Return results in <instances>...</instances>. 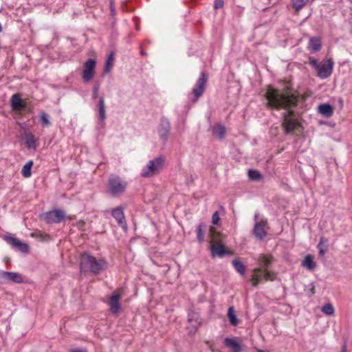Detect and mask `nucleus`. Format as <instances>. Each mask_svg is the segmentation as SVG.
<instances>
[{
	"mask_svg": "<svg viewBox=\"0 0 352 352\" xmlns=\"http://www.w3.org/2000/svg\"><path fill=\"white\" fill-rule=\"evenodd\" d=\"M265 97L267 100L266 104L268 108L286 110L283 114V126L286 134L291 133L295 129L300 126L293 118L295 116L293 109L303 103L307 98V96L299 94L298 91L293 90L288 86L283 90L269 86L265 93Z\"/></svg>",
	"mask_w": 352,
	"mask_h": 352,
	"instance_id": "1",
	"label": "nucleus"
},
{
	"mask_svg": "<svg viewBox=\"0 0 352 352\" xmlns=\"http://www.w3.org/2000/svg\"><path fill=\"white\" fill-rule=\"evenodd\" d=\"M81 272H91L94 274H100L106 267V262L103 260H97L92 255L85 252L80 258Z\"/></svg>",
	"mask_w": 352,
	"mask_h": 352,
	"instance_id": "2",
	"label": "nucleus"
},
{
	"mask_svg": "<svg viewBox=\"0 0 352 352\" xmlns=\"http://www.w3.org/2000/svg\"><path fill=\"white\" fill-rule=\"evenodd\" d=\"M127 182L120 177L111 175L108 180V188L111 195L118 197L123 195L126 189Z\"/></svg>",
	"mask_w": 352,
	"mask_h": 352,
	"instance_id": "3",
	"label": "nucleus"
},
{
	"mask_svg": "<svg viewBox=\"0 0 352 352\" xmlns=\"http://www.w3.org/2000/svg\"><path fill=\"white\" fill-rule=\"evenodd\" d=\"M164 163L163 157H158L149 161L148 165L142 170L141 175L143 177H151L157 174L162 168Z\"/></svg>",
	"mask_w": 352,
	"mask_h": 352,
	"instance_id": "4",
	"label": "nucleus"
},
{
	"mask_svg": "<svg viewBox=\"0 0 352 352\" xmlns=\"http://www.w3.org/2000/svg\"><path fill=\"white\" fill-rule=\"evenodd\" d=\"M254 274L252 277V285L256 287L261 281L262 278L265 280H273L274 274L267 269H263L262 267L255 268L254 270Z\"/></svg>",
	"mask_w": 352,
	"mask_h": 352,
	"instance_id": "5",
	"label": "nucleus"
},
{
	"mask_svg": "<svg viewBox=\"0 0 352 352\" xmlns=\"http://www.w3.org/2000/svg\"><path fill=\"white\" fill-rule=\"evenodd\" d=\"M66 217V214L64 210L60 209H55L42 214V218L47 223H58L61 222Z\"/></svg>",
	"mask_w": 352,
	"mask_h": 352,
	"instance_id": "6",
	"label": "nucleus"
},
{
	"mask_svg": "<svg viewBox=\"0 0 352 352\" xmlns=\"http://www.w3.org/2000/svg\"><path fill=\"white\" fill-rule=\"evenodd\" d=\"M208 82V76L205 72H201V75L197 80L196 87L192 89V93L194 95L192 102H195L203 95Z\"/></svg>",
	"mask_w": 352,
	"mask_h": 352,
	"instance_id": "7",
	"label": "nucleus"
},
{
	"mask_svg": "<svg viewBox=\"0 0 352 352\" xmlns=\"http://www.w3.org/2000/svg\"><path fill=\"white\" fill-rule=\"evenodd\" d=\"M96 61L93 58H89L82 66V79L85 82H89L94 76V70Z\"/></svg>",
	"mask_w": 352,
	"mask_h": 352,
	"instance_id": "8",
	"label": "nucleus"
},
{
	"mask_svg": "<svg viewBox=\"0 0 352 352\" xmlns=\"http://www.w3.org/2000/svg\"><path fill=\"white\" fill-rule=\"evenodd\" d=\"M333 63L331 60H327L323 65H319L316 72L318 73V76L321 78H327L332 73Z\"/></svg>",
	"mask_w": 352,
	"mask_h": 352,
	"instance_id": "9",
	"label": "nucleus"
},
{
	"mask_svg": "<svg viewBox=\"0 0 352 352\" xmlns=\"http://www.w3.org/2000/svg\"><path fill=\"white\" fill-rule=\"evenodd\" d=\"M170 124L169 121L166 118H162L160 124L158 129V133L161 140L166 142L168 140L170 133Z\"/></svg>",
	"mask_w": 352,
	"mask_h": 352,
	"instance_id": "10",
	"label": "nucleus"
},
{
	"mask_svg": "<svg viewBox=\"0 0 352 352\" xmlns=\"http://www.w3.org/2000/svg\"><path fill=\"white\" fill-rule=\"evenodd\" d=\"M120 299L121 295L116 293L113 294L109 298V305L110 306V310L115 315L118 314L121 308Z\"/></svg>",
	"mask_w": 352,
	"mask_h": 352,
	"instance_id": "11",
	"label": "nucleus"
},
{
	"mask_svg": "<svg viewBox=\"0 0 352 352\" xmlns=\"http://www.w3.org/2000/svg\"><path fill=\"white\" fill-rule=\"evenodd\" d=\"M5 240L8 243L10 244L13 248L17 249L21 252H27L29 247L26 243H22L18 239L13 236H6Z\"/></svg>",
	"mask_w": 352,
	"mask_h": 352,
	"instance_id": "12",
	"label": "nucleus"
},
{
	"mask_svg": "<svg viewBox=\"0 0 352 352\" xmlns=\"http://www.w3.org/2000/svg\"><path fill=\"white\" fill-rule=\"evenodd\" d=\"M267 225V221H261L260 222H256L254 226L253 233L255 236L262 240L267 236V232L265 230V227Z\"/></svg>",
	"mask_w": 352,
	"mask_h": 352,
	"instance_id": "13",
	"label": "nucleus"
},
{
	"mask_svg": "<svg viewBox=\"0 0 352 352\" xmlns=\"http://www.w3.org/2000/svg\"><path fill=\"white\" fill-rule=\"evenodd\" d=\"M0 277L6 280H12L14 283H21L23 281L22 276L17 272L2 271Z\"/></svg>",
	"mask_w": 352,
	"mask_h": 352,
	"instance_id": "14",
	"label": "nucleus"
},
{
	"mask_svg": "<svg viewBox=\"0 0 352 352\" xmlns=\"http://www.w3.org/2000/svg\"><path fill=\"white\" fill-rule=\"evenodd\" d=\"M112 216L116 219L118 224L124 228H126V225L125 222L124 214L123 212L122 208L120 206H118L115 208L111 212Z\"/></svg>",
	"mask_w": 352,
	"mask_h": 352,
	"instance_id": "15",
	"label": "nucleus"
},
{
	"mask_svg": "<svg viewBox=\"0 0 352 352\" xmlns=\"http://www.w3.org/2000/svg\"><path fill=\"white\" fill-rule=\"evenodd\" d=\"M210 250L212 257H223L226 254H228V252L223 245L212 244L210 246Z\"/></svg>",
	"mask_w": 352,
	"mask_h": 352,
	"instance_id": "16",
	"label": "nucleus"
},
{
	"mask_svg": "<svg viewBox=\"0 0 352 352\" xmlns=\"http://www.w3.org/2000/svg\"><path fill=\"white\" fill-rule=\"evenodd\" d=\"M224 344L230 348L232 352H241L242 350L241 344L233 338H226Z\"/></svg>",
	"mask_w": 352,
	"mask_h": 352,
	"instance_id": "17",
	"label": "nucleus"
},
{
	"mask_svg": "<svg viewBox=\"0 0 352 352\" xmlns=\"http://www.w3.org/2000/svg\"><path fill=\"white\" fill-rule=\"evenodd\" d=\"M258 261L263 269H267L274 262V258L271 255L260 254Z\"/></svg>",
	"mask_w": 352,
	"mask_h": 352,
	"instance_id": "18",
	"label": "nucleus"
},
{
	"mask_svg": "<svg viewBox=\"0 0 352 352\" xmlns=\"http://www.w3.org/2000/svg\"><path fill=\"white\" fill-rule=\"evenodd\" d=\"M23 139L25 140V144L28 148L35 149L37 147V144L32 133L25 131Z\"/></svg>",
	"mask_w": 352,
	"mask_h": 352,
	"instance_id": "19",
	"label": "nucleus"
},
{
	"mask_svg": "<svg viewBox=\"0 0 352 352\" xmlns=\"http://www.w3.org/2000/svg\"><path fill=\"white\" fill-rule=\"evenodd\" d=\"M309 49L311 52H318L321 48V41L318 37H311L309 43Z\"/></svg>",
	"mask_w": 352,
	"mask_h": 352,
	"instance_id": "20",
	"label": "nucleus"
},
{
	"mask_svg": "<svg viewBox=\"0 0 352 352\" xmlns=\"http://www.w3.org/2000/svg\"><path fill=\"white\" fill-rule=\"evenodd\" d=\"M329 243L328 240L325 239L324 236H322L320 239V242L317 245V248L319 250V255L320 256H323L326 252L328 250Z\"/></svg>",
	"mask_w": 352,
	"mask_h": 352,
	"instance_id": "21",
	"label": "nucleus"
},
{
	"mask_svg": "<svg viewBox=\"0 0 352 352\" xmlns=\"http://www.w3.org/2000/svg\"><path fill=\"white\" fill-rule=\"evenodd\" d=\"M10 102L13 110H18L23 106V100L17 94L12 96Z\"/></svg>",
	"mask_w": 352,
	"mask_h": 352,
	"instance_id": "22",
	"label": "nucleus"
},
{
	"mask_svg": "<svg viewBox=\"0 0 352 352\" xmlns=\"http://www.w3.org/2000/svg\"><path fill=\"white\" fill-rule=\"evenodd\" d=\"M318 111L322 115L326 116L327 118L331 116L333 113L332 107L329 104H320L318 107Z\"/></svg>",
	"mask_w": 352,
	"mask_h": 352,
	"instance_id": "23",
	"label": "nucleus"
},
{
	"mask_svg": "<svg viewBox=\"0 0 352 352\" xmlns=\"http://www.w3.org/2000/svg\"><path fill=\"white\" fill-rule=\"evenodd\" d=\"M302 265L307 267L309 270H313L316 268V263L314 261V258L311 255H307L302 261Z\"/></svg>",
	"mask_w": 352,
	"mask_h": 352,
	"instance_id": "24",
	"label": "nucleus"
},
{
	"mask_svg": "<svg viewBox=\"0 0 352 352\" xmlns=\"http://www.w3.org/2000/svg\"><path fill=\"white\" fill-rule=\"evenodd\" d=\"M210 243L212 244H218L221 242V234L215 230V229L212 227L210 229Z\"/></svg>",
	"mask_w": 352,
	"mask_h": 352,
	"instance_id": "25",
	"label": "nucleus"
},
{
	"mask_svg": "<svg viewBox=\"0 0 352 352\" xmlns=\"http://www.w3.org/2000/svg\"><path fill=\"white\" fill-rule=\"evenodd\" d=\"M212 134L219 139H223L226 135V128L221 124L214 126L212 128Z\"/></svg>",
	"mask_w": 352,
	"mask_h": 352,
	"instance_id": "26",
	"label": "nucleus"
},
{
	"mask_svg": "<svg viewBox=\"0 0 352 352\" xmlns=\"http://www.w3.org/2000/svg\"><path fill=\"white\" fill-rule=\"evenodd\" d=\"M98 108H99L100 120V121L104 122L106 118V111H105L104 98L103 97H100V98L99 100Z\"/></svg>",
	"mask_w": 352,
	"mask_h": 352,
	"instance_id": "27",
	"label": "nucleus"
},
{
	"mask_svg": "<svg viewBox=\"0 0 352 352\" xmlns=\"http://www.w3.org/2000/svg\"><path fill=\"white\" fill-rule=\"evenodd\" d=\"M206 226L204 223L201 222L198 225L197 230V240L199 243H203L204 241V233Z\"/></svg>",
	"mask_w": 352,
	"mask_h": 352,
	"instance_id": "28",
	"label": "nucleus"
},
{
	"mask_svg": "<svg viewBox=\"0 0 352 352\" xmlns=\"http://www.w3.org/2000/svg\"><path fill=\"white\" fill-rule=\"evenodd\" d=\"M228 317L232 326H236L239 324V320L235 314V310L233 307H230L228 311Z\"/></svg>",
	"mask_w": 352,
	"mask_h": 352,
	"instance_id": "29",
	"label": "nucleus"
},
{
	"mask_svg": "<svg viewBox=\"0 0 352 352\" xmlns=\"http://www.w3.org/2000/svg\"><path fill=\"white\" fill-rule=\"evenodd\" d=\"M232 264L234 269L241 275H243L245 272V266L240 261L239 258H235L232 261Z\"/></svg>",
	"mask_w": 352,
	"mask_h": 352,
	"instance_id": "30",
	"label": "nucleus"
},
{
	"mask_svg": "<svg viewBox=\"0 0 352 352\" xmlns=\"http://www.w3.org/2000/svg\"><path fill=\"white\" fill-rule=\"evenodd\" d=\"M33 166V161H28L23 167L21 173L24 177H29L31 176V168Z\"/></svg>",
	"mask_w": 352,
	"mask_h": 352,
	"instance_id": "31",
	"label": "nucleus"
},
{
	"mask_svg": "<svg viewBox=\"0 0 352 352\" xmlns=\"http://www.w3.org/2000/svg\"><path fill=\"white\" fill-rule=\"evenodd\" d=\"M248 177L252 181H259L262 179V175L258 170L253 169L248 170Z\"/></svg>",
	"mask_w": 352,
	"mask_h": 352,
	"instance_id": "32",
	"label": "nucleus"
},
{
	"mask_svg": "<svg viewBox=\"0 0 352 352\" xmlns=\"http://www.w3.org/2000/svg\"><path fill=\"white\" fill-rule=\"evenodd\" d=\"M113 52H111L107 60H106L105 67L104 69V72L106 74L109 73L111 69L112 63L113 61Z\"/></svg>",
	"mask_w": 352,
	"mask_h": 352,
	"instance_id": "33",
	"label": "nucleus"
},
{
	"mask_svg": "<svg viewBox=\"0 0 352 352\" xmlns=\"http://www.w3.org/2000/svg\"><path fill=\"white\" fill-rule=\"evenodd\" d=\"M294 8L299 10L302 8L308 2L307 0H292Z\"/></svg>",
	"mask_w": 352,
	"mask_h": 352,
	"instance_id": "34",
	"label": "nucleus"
},
{
	"mask_svg": "<svg viewBox=\"0 0 352 352\" xmlns=\"http://www.w3.org/2000/svg\"><path fill=\"white\" fill-rule=\"evenodd\" d=\"M321 311L327 315H333L334 313V308L331 303L325 304L321 309Z\"/></svg>",
	"mask_w": 352,
	"mask_h": 352,
	"instance_id": "35",
	"label": "nucleus"
},
{
	"mask_svg": "<svg viewBox=\"0 0 352 352\" xmlns=\"http://www.w3.org/2000/svg\"><path fill=\"white\" fill-rule=\"evenodd\" d=\"M40 120L41 122V124L43 126H47L50 125V122L48 119V116L46 113L42 112L40 116Z\"/></svg>",
	"mask_w": 352,
	"mask_h": 352,
	"instance_id": "36",
	"label": "nucleus"
},
{
	"mask_svg": "<svg viewBox=\"0 0 352 352\" xmlns=\"http://www.w3.org/2000/svg\"><path fill=\"white\" fill-rule=\"evenodd\" d=\"M219 220V213L218 211H216L213 213L212 216V223L214 225H218Z\"/></svg>",
	"mask_w": 352,
	"mask_h": 352,
	"instance_id": "37",
	"label": "nucleus"
},
{
	"mask_svg": "<svg viewBox=\"0 0 352 352\" xmlns=\"http://www.w3.org/2000/svg\"><path fill=\"white\" fill-rule=\"evenodd\" d=\"M223 0H215L214 3V8L215 10L220 9L223 6Z\"/></svg>",
	"mask_w": 352,
	"mask_h": 352,
	"instance_id": "38",
	"label": "nucleus"
},
{
	"mask_svg": "<svg viewBox=\"0 0 352 352\" xmlns=\"http://www.w3.org/2000/svg\"><path fill=\"white\" fill-rule=\"evenodd\" d=\"M309 64L317 70L319 67V64L318 63L317 60L314 58H309Z\"/></svg>",
	"mask_w": 352,
	"mask_h": 352,
	"instance_id": "39",
	"label": "nucleus"
},
{
	"mask_svg": "<svg viewBox=\"0 0 352 352\" xmlns=\"http://www.w3.org/2000/svg\"><path fill=\"white\" fill-rule=\"evenodd\" d=\"M99 87H95L94 88V93H93V97L96 98L98 96V92Z\"/></svg>",
	"mask_w": 352,
	"mask_h": 352,
	"instance_id": "40",
	"label": "nucleus"
},
{
	"mask_svg": "<svg viewBox=\"0 0 352 352\" xmlns=\"http://www.w3.org/2000/svg\"><path fill=\"white\" fill-rule=\"evenodd\" d=\"M70 352H87L86 349H76L71 350Z\"/></svg>",
	"mask_w": 352,
	"mask_h": 352,
	"instance_id": "41",
	"label": "nucleus"
},
{
	"mask_svg": "<svg viewBox=\"0 0 352 352\" xmlns=\"http://www.w3.org/2000/svg\"><path fill=\"white\" fill-rule=\"evenodd\" d=\"M110 8H111V9L114 8L113 0L110 1Z\"/></svg>",
	"mask_w": 352,
	"mask_h": 352,
	"instance_id": "42",
	"label": "nucleus"
},
{
	"mask_svg": "<svg viewBox=\"0 0 352 352\" xmlns=\"http://www.w3.org/2000/svg\"><path fill=\"white\" fill-rule=\"evenodd\" d=\"M111 14L113 15L115 14V9L114 8L111 9Z\"/></svg>",
	"mask_w": 352,
	"mask_h": 352,
	"instance_id": "43",
	"label": "nucleus"
},
{
	"mask_svg": "<svg viewBox=\"0 0 352 352\" xmlns=\"http://www.w3.org/2000/svg\"><path fill=\"white\" fill-rule=\"evenodd\" d=\"M342 352H346L345 346L342 347Z\"/></svg>",
	"mask_w": 352,
	"mask_h": 352,
	"instance_id": "44",
	"label": "nucleus"
},
{
	"mask_svg": "<svg viewBox=\"0 0 352 352\" xmlns=\"http://www.w3.org/2000/svg\"><path fill=\"white\" fill-rule=\"evenodd\" d=\"M257 219H258V214H256V215L254 216V219H255V220H257Z\"/></svg>",
	"mask_w": 352,
	"mask_h": 352,
	"instance_id": "45",
	"label": "nucleus"
},
{
	"mask_svg": "<svg viewBox=\"0 0 352 352\" xmlns=\"http://www.w3.org/2000/svg\"><path fill=\"white\" fill-rule=\"evenodd\" d=\"M141 54H142V55H145V54H146L143 51H142V52H141Z\"/></svg>",
	"mask_w": 352,
	"mask_h": 352,
	"instance_id": "46",
	"label": "nucleus"
},
{
	"mask_svg": "<svg viewBox=\"0 0 352 352\" xmlns=\"http://www.w3.org/2000/svg\"><path fill=\"white\" fill-rule=\"evenodd\" d=\"M192 318H188L189 322H191V321H192Z\"/></svg>",
	"mask_w": 352,
	"mask_h": 352,
	"instance_id": "47",
	"label": "nucleus"
},
{
	"mask_svg": "<svg viewBox=\"0 0 352 352\" xmlns=\"http://www.w3.org/2000/svg\"><path fill=\"white\" fill-rule=\"evenodd\" d=\"M307 1H309V0H307Z\"/></svg>",
	"mask_w": 352,
	"mask_h": 352,
	"instance_id": "48",
	"label": "nucleus"
}]
</instances>
